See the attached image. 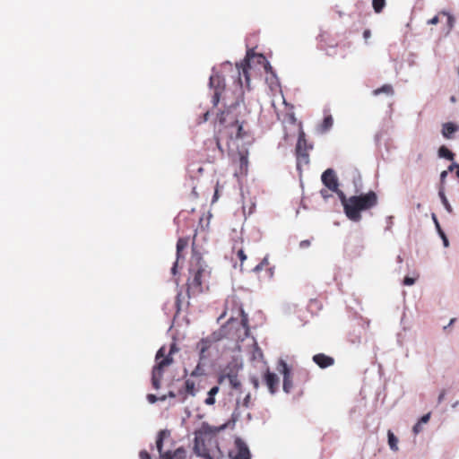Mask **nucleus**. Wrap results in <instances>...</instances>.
Instances as JSON below:
<instances>
[{
  "mask_svg": "<svg viewBox=\"0 0 459 459\" xmlns=\"http://www.w3.org/2000/svg\"><path fill=\"white\" fill-rule=\"evenodd\" d=\"M217 429L206 423L195 432L194 453L203 459H222L223 455L220 450L214 435Z\"/></svg>",
  "mask_w": 459,
  "mask_h": 459,
  "instance_id": "1",
  "label": "nucleus"
},
{
  "mask_svg": "<svg viewBox=\"0 0 459 459\" xmlns=\"http://www.w3.org/2000/svg\"><path fill=\"white\" fill-rule=\"evenodd\" d=\"M377 203L378 197L374 191H368L359 195H352L349 197L346 216L352 221H359L361 220V212L374 208Z\"/></svg>",
  "mask_w": 459,
  "mask_h": 459,
  "instance_id": "2",
  "label": "nucleus"
},
{
  "mask_svg": "<svg viewBox=\"0 0 459 459\" xmlns=\"http://www.w3.org/2000/svg\"><path fill=\"white\" fill-rule=\"evenodd\" d=\"M210 278L211 269L203 259L201 254L197 252L193 246L187 283L188 287H201L204 284H207Z\"/></svg>",
  "mask_w": 459,
  "mask_h": 459,
  "instance_id": "3",
  "label": "nucleus"
},
{
  "mask_svg": "<svg viewBox=\"0 0 459 459\" xmlns=\"http://www.w3.org/2000/svg\"><path fill=\"white\" fill-rule=\"evenodd\" d=\"M178 351V348L176 343H172L170 345L169 351L167 356H165V347L160 348L157 351L155 356L156 365L153 367L152 373V384L156 390L160 387V380L163 377L164 368L173 363L172 354Z\"/></svg>",
  "mask_w": 459,
  "mask_h": 459,
  "instance_id": "4",
  "label": "nucleus"
},
{
  "mask_svg": "<svg viewBox=\"0 0 459 459\" xmlns=\"http://www.w3.org/2000/svg\"><path fill=\"white\" fill-rule=\"evenodd\" d=\"M242 110L246 108L238 102L230 105L218 116L219 124L225 127L241 123L247 124V119L241 115Z\"/></svg>",
  "mask_w": 459,
  "mask_h": 459,
  "instance_id": "5",
  "label": "nucleus"
},
{
  "mask_svg": "<svg viewBox=\"0 0 459 459\" xmlns=\"http://www.w3.org/2000/svg\"><path fill=\"white\" fill-rule=\"evenodd\" d=\"M254 57L264 59V56L262 54L256 55L253 49H248L247 51L246 57L241 62L240 65H237L238 73V82L241 87L244 85V82H242L241 78V76L243 75L245 78V85L247 88H249L250 79L248 74V69L250 68V60Z\"/></svg>",
  "mask_w": 459,
  "mask_h": 459,
  "instance_id": "6",
  "label": "nucleus"
},
{
  "mask_svg": "<svg viewBox=\"0 0 459 459\" xmlns=\"http://www.w3.org/2000/svg\"><path fill=\"white\" fill-rule=\"evenodd\" d=\"M312 149L311 145H308L306 140V135L303 131L299 134L297 145H296V157L298 166L300 164L307 165L309 163V150Z\"/></svg>",
  "mask_w": 459,
  "mask_h": 459,
  "instance_id": "7",
  "label": "nucleus"
},
{
  "mask_svg": "<svg viewBox=\"0 0 459 459\" xmlns=\"http://www.w3.org/2000/svg\"><path fill=\"white\" fill-rule=\"evenodd\" d=\"M210 86L214 89V93L212 99L213 106H217L221 100V95L224 91V80L216 74L210 76Z\"/></svg>",
  "mask_w": 459,
  "mask_h": 459,
  "instance_id": "8",
  "label": "nucleus"
},
{
  "mask_svg": "<svg viewBox=\"0 0 459 459\" xmlns=\"http://www.w3.org/2000/svg\"><path fill=\"white\" fill-rule=\"evenodd\" d=\"M246 124H238L233 125L230 126H222L221 129H220V134L221 135L225 134L227 137H229L230 140L233 139H242L247 135V132L244 130V126Z\"/></svg>",
  "mask_w": 459,
  "mask_h": 459,
  "instance_id": "9",
  "label": "nucleus"
},
{
  "mask_svg": "<svg viewBox=\"0 0 459 459\" xmlns=\"http://www.w3.org/2000/svg\"><path fill=\"white\" fill-rule=\"evenodd\" d=\"M277 370L283 376V391L289 394L293 387L290 376V368L283 359H280L278 362Z\"/></svg>",
  "mask_w": 459,
  "mask_h": 459,
  "instance_id": "10",
  "label": "nucleus"
},
{
  "mask_svg": "<svg viewBox=\"0 0 459 459\" xmlns=\"http://www.w3.org/2000/svg\"><path fill=\"white\" fill-rule=\"evenodd\" d=\"M321 179L325 187L331 190V192L338 191L339 183L333 169H327L324 171Z\"/></svg>",
  "mask_w": 459,
  "mask_h": 459,
  "instance_id": "11",
  "label": "nucleus"
},
{
  "mask_svg": "<svg viewBox=\"0 0 459 459\" xmlns=\"http://www.w3.org/2000/svg\"><path fill=\"white\" fill-rule=\"evenodd\" d=\"M188 246V238H179L177 242V260L174 263L171 272L173 274H176L177 273V266L178 262L180 258H184L183 251Z\"/></svg>",
  "mask_w": 459,
  "mask_h": 459,
  "instance_id": "12",
  "label": "nucleus"
},
{
  "mask_svg": "<svg viewBox=\"0 0 459 459\" xmlns=\"http://www.w3.org/2000/svg\"><path fill=\"white\" fill-rule=\"evenodd\" d=\"M236 446L238 448L237 454L232 456V459H251V454L247 444L241 439L236 440Z\"/></svg>",
  "mask_w": 459,
  "mask_h": 459,
  "instance_id": "13",
  "label": "nucleus"
},
{
  "mask_svg": "<svg viewBox=\"0 0 459 459\" xmlns=\"http://www.w3.org/2000/svg\"><path fill=\"white\" fill-rule=\"evenodd\" d=\"M264 381L269 389V392L272 394H274L276 392V387L279 385V377L277 375L267 370L264 375Z\"/></svg>",
  "mask_w": 459,
  "mask_h": 459,
  "instance_id": "14",
  "label": "nucleus"
},
{
  "mask_svg": "<svg viewBox=\"0 0 459 459\" xmlns=\"http://www.w3.org/2000/svg\"><path fill=\"white\" fill-rule=\"evenodd\" d=\"M313 361L321 368H328L334 363V359L324 353H318L313 356Z\"/></svg>",
  "mask_w": 459,
  "mask_h": 459,
  "instance_id": "15",
  "label": "nucleus"
},
{
  "mask_svg": "<svg viewBox=\"0 0 459 459\" xmlns=\"http://www.w3.org/2000/svg\"><path fill=\"white\" fill-rule=\"evenodd\" d=\"M212 342L213 341L210 338H204L196 344V349L199 351L200 362L207 359L205 352L211 347Z\"/></svg>",
  "mask_w": 459,
  "mask_h": 459,
  "instance_id": "16",
  "label": "nucleus"
},
{
  "mask_svg": "<svg viewBox=\"0 0 459 459\" xmlns=\"http://www.w3.org/2000/svg\"><path fill=\"white\" fill-rule=\"evenodd\" d=\"M226 380L230 383V385L234 389H237V388H238L240 386V382H239L236 373L230 372V373H226V374H221L219 377V380L218 381H219L220 384H222Z\"/></svg>",
  "mask_w": 459,
  "mask_h": 459,
  "instance_id": "17",
  "label": "nucleus"
},
{
  "mask_svg": "<svg viewBox=\"0 0 459 459\" xmlns=\"http://www.w3.org/2000/svg\"><path fill=\"white\" fill-rule=\"evenodd\" d=\"M170 435L169 431L167 429L160 430L158 433L157 440H156V448L160 455V458H164V455L162 454V447H163V440L167 437H169Z\"/></svg>",
  "mask_w": 459,
  "mask_h": 459,
  "instance_id": "18",
  "label": "nucleus"
},
{
  "mask_svg": "<svg viewBox=\"0 0 459 459\" xmlns=\"http://www.w3.org/2000/svg\"><path fill=\"white\" fill-rule=\"evenodd\" d=\"M264 268L266 269L265 273H266L267 277L269 279L273 278L274 273H273V269L269 267L268 257H264L263 260L254 268V271L255 273H258Z\"/></svg>",
  "mask_w": 459,
  "mask_h": 459,
  "instance_id": "19",
  "label": "nucleus"
},
{
  "mask_svg": "<svg viewBox=\"0 0 459 459\" xmlns=\"http://www.w3.org/2000/svg\"><path fill=\"white\" fill-rule=\"evenodd\" d=\"M458 130V126L454 123L448 122L443 125L442 134L445 138L449 139L452 134Z\"/></svg>",
  "mask_w": 459,
  "mask_h": 459,
  "instance_id": "20",
  "label": "nucleus"
},
{
  "mask_svg": "<svg viewBox=\"0 0 459 459\" xmlns=\"http://www.w3.org/2000/svg\"><path fill=\"white\" fill-rule=\"evenodd\" d=\"M186 450L179 447L177 450H175L172 455L169 452H167L166 454H164L163 459H186Z\"/></svg>",
  "mask_w": 459,
  "mask_h": 459,
  "instance_id": "21",
  "label": "nucleus"
},
{
  "mask_svg": "<svg viewBox=\"0 0 459 459\" xmlns=\"http://www.w3.org/2000/svg\"><path fill=\"white\" fill-rule=\"evenodd\" d=\"M387 438H388V446L390 449L394 452L398 451V438L394 436V434L391 431H387Z\"/></svg>",
  "mask_w": 459,
  "mask_h": 459,
  "instance_id": "22",
  "label": "nucleus"
},
{
  "mask_svg": "<svg viewBox=\"0 0 459 459\" xmlns=\"http://www.w3.org/2000/svg\"><path fill=\"white\" fill-rule=\"evenodd\" d=\"M381 93H385L386 95H393L394 94L393 86L390 84H384L380 88H377L373 91V95H375V96H377Z\"/></svg>",
  "mask_w": 459,
  "mask_h": 459,
  "instance_id": "23",
  "label": "nucleus"
},
{
  "mask_svg": "<svg viewBox=\"0 0 459 459\" xmlns=\"http://www.w3.org/2000/svg\"><path fill=\"white\" fill-rule=\"evenodd\" d=\"M218 392H219V386H213L212 388H211L210 391L208 392V397L205 399L204 403L207 405L214 404V403H215L214 396L218 394Z\"/></svg>",
  "mask_w": 459,
  "mask_h": 459,
  "instance_id": "24",
  "label": "nucleus"
},
{
  "mask_svg": "<svg viewBox=\"0 0 459 459\" xmlns=\"http://www.w3.org/2000/svg\"><path fill=\"white\" fill-rule=\"evenodd\" d=\"M438 155L442 158H445L448 160H453L455 154L447 149L446 146H441L438 150Z\"/></svg>",
  "mask_w": 459,
  "mask_h": 459,
  "instance_id": "25",
  "label": "nucleus"
},
{
  "mask_svg": "<svg viewBox=\"0 0 459 459\" xmlns=\"http://www.w3.org/2000/svg\"><path fill=\"white\" fill-rule=\"evenodd\" d=\"M333 120L332 116H330V115L326 116L321 124V131L326 132L333 126Z\"/></svg>",
  "mask_w": 459,
  "mask_h": 459,
  "instance_id": "26",
  "label": "nucleus"
},
{
  "mask_svg": "<svg viewBox=\"0 0 459 459\" xmlns=\"http://www.w3.org/2000/svg\"><path fill=\"white\" fill-rule=\"evenodd\" d=\"M385 6V0H372V7L377 13H380Z\"/></svg>",
  "mask_w": 459,
  "mask_h": 459,
  "instance_id": "27",
  "label": "nucleus"
},
{
  "mask_svg": "<svg viewBox=\"0 0 459 459\" xmlns=\"http://www.w3.org/2000/svg\"><path fill=\"white\" fill-rule=\"evenodd\" d=\"M438 195H439L441 202H442L443 205L445 206L446 210L451 213L453 212V209L445 195V192L443 190H439Z\"/></svg>",
  "mask_w": 459,
  "mask_h": 459,
  "instance_id": "28",
  "label": "nucleus"
},
{
  "mask_svg": "<svg viewBox=\"0 0 459 459\" xmlns=\"http://www.w3.org/2000/svg\"><path fill=\"white\" fill-rule=\"evenodd\" d=\"M334 193H337L339 198H340V201L343 206V210H344V212L346 213V207L349 204V198L346 197V195H344V193L342 191H341L339 188H338V191H333Z\"/></svg>",
  "mask_w": 459,
  "mask_h": 459,
  "instance_id": "29",
  "label": "nucleus"
},
{
  "mask_svg": "<svg viewBox=\"0 0 459 459\" xmlns=\"http://www.w3.org/2000/svg\"><path fill=\"white\" fill-rule=\"evenodd\" d=\"M239 164H240V171L241 172H247V165H248V160H247V155L240 154Z\"/></svg>",
  "mask_w": 459,
  "mask_h": 459,
  "instance_id": "30",
  "label": "nucleus"
},
{
  "mask_svg": "<svg viewBox=\"0 0 459 459\" xmlns=\"http://www.w3.org/2000/svg\"><path fill=\"white\" fill-rule=\"evenodd\" d=\"M186 387L188 394L195 395L194 389H195V383L190 380L186 381Z\"/></svg>",
  "mask_w": 459,
  "mask_h": 459,
  "instance_id": "31",
  "label": "nucleus"
},
{
  "mask_svg": "<svg viewBox=\"0 0 459 459\" xmlns=\"http://www.w3.org/2000/svg\"><path fill=\"white\" fill-rule=\"evenodd\" d=\"M423 426L420 421H418L412 428V432L414 435H418L423 430Z\"/></svg>",
  "mask_w": 459,
  "mask_h": 459,
  "instance_id": "32",
  "label": "nucleus"
},
{
  "mask_svg": "<svg viewBox=\"0 0 459 459\" xmlns=\"http://www.w3.org/2000/svg\"><path fill=\"white\" fill-rule=\"evenodd\" d=\"M439 14H442V15H446L447 16V22H448V26L450 28L453 27V24H454V18L452 15H450L449 13H447L446 12L443 11L441 12Z\"/></svg>",
  "mask_w": 459,
  "mask_h": 459,
  "instance_id": "33",
  "label": "nucleus"
},
{
  "mask_svg": "<svg viewBox=\"0 0 459 459\" xmlns=\"http://www.w3.org/2000/svg\"><path fill=\"white\" fill-rule=\"evenodd\" d=\"M237 256H238V258L240 260L241 264H243V262L247 259V255H246V254H245L244 250H242V249H239V250L238 251V253H237Z\"/></svg>",
  "mask_w": 459,
  "mask_h": 459,
  "instance_id": "34",
  "label": "nucleus"
},
{
  "mask_svg": "<svg viewBox=\"0 0 459 459\" xmlns=\"http://www.w3.org/2000/svg\"><path fill=\"white\" fill-rule=\"evenodd\" d=\"M241 316H242L241 323H242L243 326L247 329V321H248L247 315L244 312V310H241Z\"/></svg>",
  "mask_w": 459,
  "mask_h": 459,
  "instance_id": "35",
  "label": "nucleus"
},
{
  "mask_svg": "<svg viewBox=\"0 0 459 459\" xmlns=\"http://www.w3.org/2000/svg\"><path fill=\"white\" fill-rule=\"evenodd\" d=\"M430 413H427L423 415L418 421H420L422 425L427 424L429 421Z\"/></svg>",
  "mask_w": 459,
  "mask_h": 459,
  "instance_id": "36",
  "label": "nucleus"
},
{
  "mask_svg": "<svg viewBox=\"0 0 459 459\" xmlns=\"http://www.w3.org/2000/svg\"><path fill=\"white\" fill-rule=\"evenodd\" d=\"M329 191L330 190L328 188L321 189V191H320L321 196L324 199H327L329 196H331V195L329 194Z\"/></svg>",
  "mask_w": 459,
  "mask_h": 459,
  "instance_id": "37",
  "label": "nucleus"
},
{
  "mask_svg": "<svg viewBox=\"0 0 459 459\" xmlns=\"http://www.w3.org/2000/svg\"><path fill=\"white\" fill-rule=\"evenodd\" d=\"M158 399H159V398H158L155 394H148V395H147V400H148V402H149L150 403H156V402L158 401Z\"/></svg>",
  "mask_w": 459,
  "mask_h": 459,
  "instance_id": "38",
  "label": "nucleus"
},
{
  "mask_svg": "<svg viewBox=\"0 0 459 459\" xmlns=\"http://www.w3.org/2000/svg\"><path fill=\"white\" fill-rule=\"evenodd\" d=\"M140 459H151V455L147 451H141L139 454Z\"/></svg>",
  "mask_w": 459,
  "mask_h": 459,
  "instance_id": "39",
  "label": "nucleus"
},
{
  "mask_svg": "<svg viewBox=\"0 0 459 459\" xmlns=\"http://www.w3.org/2000/svg\"><path fill=\"white\" fill-rule=\"evenodd\" d=\"M415 280L411 277H405L403 280V284L405 285H412Z\"/></svg>",
  "mask_w": 459,
  "mask_h": 459,
  "instance_id": "40",
  "label": "nucleus"
},
{
  "mask_svg": "<svg viewBox=\"0 0 459 459\" xmlns=\"http://www.w3.org/2000/svg\"><path fill=\"white\" fill-rule=\"evenodd\" d=\"M439 22L438 15L434 16L432 19L428 21L429 24L436 25Z\"/></svg>",
  "mask_w": 459,
  "mask_h": 459,
  "instance_id": "41",
  "label": "nucleus"
},
{
  "mask_svg": "<svg viewBox=\"0 0 459 459\" xmlns=\"http://www.w3.org/2000/svg\"><path fill=\"white\" fill-rule=\"evenodd\" d=\"M310 246V241L309 240H302L300 243H299V247L301 248H306V247H308Z\"/></svg>",
  "mask_w": 459,
  "mask_h": 459,
  "instance_id": "42",
  "label": "nucleus"
},
{
  "mask_svg": "<svg viewBox=\"0 0 459 459\" xmlns=\"http://www.w3.org/2000/svg\"><path fill=\"white\" fill-rule=\"evenodd\" d=\"M202 373L200 372V363L197 365V367L195 368V370L192 372V376L197 377L200 376Z\"/></svg>",
  "mask_w": 459,
  "mask_h": 459,
  "instance_id": "43",
  "label": "nucleus"
},
{
  "mask_svg": "<svg viewBox=\"0 0 459 459\" xmlns=\"http://www.w3.org/2000/svg\"><path fill=\"white\" fill-rule=\"evenodd\" d=\"M371 36V32L369 30H365L364 32H363V37L365 39H369Z\"/></svg>",
  "mask_w": 459,
  "mask_h": 459,
  "instance_id": "44",
  "label": "nucleus"
},
{
  "mask_svg": "<svg viewBox=\"0 0 459 459\" xmlns=\"http://www.w3.org/2000/svg\"><path fill=\"white\" fill-rule=\"evenodd\" d=\"M251 381H252V384L254 385V387H255V388H258V386H259V381H258V379H257L256 377H253V378L251 379Z\"/></svg>",
  "mask_w": 459,
  "mask_h": 459,
  "instance_id": "45",
  "label": "nucleus"
},
{
  "mask_svg": "<svg viewBox=\"0 0 459 459\" xmlns=\"http://www.w3.org/2000/svg\"><path fill=\"white\" fill-rule=\"evenodd\" d=\"M249 399H250V394H247L245 398H244V405L245 406H248V402H249Z\"/></svg>",
  "mask_w": 459,
  "mask_h": 459,
  "instance_id": "46",
  "label": "nucleus"
},
{
  "mask_svg": "<svg viewBox=\"0 0 459 459\" xmlns=\"http://www.w3.org/2000/svg\"><path fill=\"white\" fill-rule=\"evenodd\" d=\"M209 116H210V112L209 111H206L204 114V119H203V122H205L209 119Z\"/></svg>",
  "mask_w": 459,
  "mask_h": 459,
  "instance_id": "47",
  "label": "nucleus"
},
{
  "mask_svg": "<svg viewBox=\"0 0 459 459\" xmlns=\"http://www.w3.org/2000/svg\"><path fill=\"white\" fill-rule=\"evenodd\" d=\"M456 166H459V165L456 163H453L452 165L449 166L448 169L450 171H453L454 169H456Z\"/></svg>",
  "mask_w": 459,
  "mask_h": 459,
  "instance_id": "48",
  "label": "nucleus"
},
{
  "mask_svg": "<svg viewBox=\"0 0 459 459\" xmlns=\"http://www.w3.org/2000/svg\"><path fill=\"white\" fill-rule=\"evenodd\" d=\"M446 176H447V171L446 170L442 171L441 175H440L441 180H444Z\"/></svg>",
  "mask_w": 459,
  "mask_h": 459,
  "instance_id": "49",
  "label": "nucleus"
},
{
  "mask_svg": "<svg viewBox=\"0 0 459 459\" xmlns=\"http://www.w3.org/2000/svg\"><path fill=\"white\" fill-rule=\"evenodd\" d=\"M444 397H445V392L443 391V392L438 395V403H441V402L444 400Z\"/></svg>",
  "mask_w": 459,
  "mask_h": 459,
  "instance_id": "50",
  "label": "nucleus"
},
{
  "mask_svg": "<svg viewBox=\"0 0 459 459\" xmlns=\"http://www.w3.org/2000/svg\"><path fill=\"white\" fill-rule=\"evenodd\" d=\"M289 117H290V120L291 123H295L296 122V118L294 117V114H290Z\"/></svg>",
  "mask_w": 459,
  "mask_h": 459,
  "instance_id": "51",
  "label": "nucleus"
},
{
  "mask_svg": "<svg viewBox=\"0 0 459 459\" xmlns=\"http://www.w3.org/2000/svg\"><path fill=\"white\" fill-rule=\"evenodd\" d=\"M264 68H265V70H266L267 72H268L269 70H271V69H272V67H271V65H270V64H269L268 62H267V63H266V65H264Z\"/></svg>",
  "mask_w": 459,
  "mask_h": 459,
  "instance_id": "52",
  "label": "nucleus"
},
{
  "mask_svg": "<svg viewBox=\"0 0 459 459\" xmlns=\"http://www.w3.org/2000/svg\"><path fill=\"white\" fill-rule=\"evenodd\" d=\"M443 239H444L445 246H447L448 245V241H447L446 238L444 235H443Z\"/></svg>",
  "mask_w": 459,
  "mask_h": 459,
  "instance_id": "53",
  "label": "nucleus"
},
{
  "mask_svg": "<svg viewBox=\"0 0 459 459\" xmlns=\"http://www.w3.org/2000/svg\"><path fill=\"white\" fill-rule=\"evenodd\" d=\"M456 176L459 178V165L456 166Z\"/></svg>",
  "mask_w": 459,
  "mask_h": 459,
  "instance_id": "54",
  "label": "nucleus"
},
{
  "mask_svg": "<svg viewBox=\"0 0 459 459\" xmlns=\"http://www.w3.org/2000/svg\"><path fill=\"white\" fill-rule=\"evenodd\" d=\"M217 146H218L219 149H221V144H220V140L219 139H217Z\"/></svg>",
  "mask_w": 459,
  "mask_h": 459,
  "instance_id": "55",
  "label": "nucleus"
},
{
  "mask_svg": "<svg viewBox=\"0 0 459 459\" xmlns=\"http://www.w3.org/2000/svg\"><path fill=\"white\" fill-rule=\"evenodd\" d=\"M182 293H178V301L179 302L180 301V297H181Z\"/></svg>",
  "mask_w": 459,
  "mask_h": 459,
  "instance_id": "56",
  "label": "nucleus"
},
{
  "mask_svg": "<svg viewBox=\"0 0 459 459\" xmlns=\"http://www.w3.org/2000/svg\"><path fill=\"white\" fill-rule=\"evenodd\" d=\"M169 395L170 397H175V394H174V393H173V392H169Z\"/></svg>",
  "mask_w": 459,
  "mask_h": 459,
  "instance_id": "57",
  "label": "nucleus"
},
{
  "mask_svg": "<svg viewBox=\"0 0 459 459\" xmlns=\"http://www.w3.org/2000/svg\"><path fill=\"white\" fill-rule=\"evenodd\" d=\"M166 399V396H161L160 400L164 401Z\"/></svg>",
  "mask_w": 459,
  "mask_h": 459,
  "instance_id": "58",
  "label": "nucleus"
},
{
  "mask_svg": "<svg viewBox=\"0 0 459 459\" xmlns=\"http://www.w3.org/2000/svg\"><path fill=\"white\" fill-rule=\"evenodd\" d=\"M454 322H455V319L453 318V319H451L449 325H452Z\"/></svg>",
  "mask_w": 459,
  "mask_h": 459,
  "instance_id": "59",
  "label": "nucleus"
},
{
  "mask_svg": "<svg viewBox=\"0 0 459 459\" xmlns=\"http://www.w3.org/2000/svg\"><path fill=\"white\" fill-rule=\"evenodd\" d=\"M189 290H190L189 288H186V294H188Z\"/></svg>",
  "mask_w": 459,
  "mask_h": 459,
  "instance_id": "60",
  "label": "nucleus"
},
{
  "mask_svg": "<svg viewBox=\"0 0 459 459\" xmlns=\"http://www.w3.org/2000/svg\"><path fill=\"white\" fill-rule=\"evenodd\" d=\"M404 316L401 318V322L403 323Z\"/></svg>",
  "mask_w": 459,
  "mask_h": 459,
  "instance_id": "61",
  "label": "nucleus"
}]
</instances>
